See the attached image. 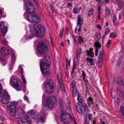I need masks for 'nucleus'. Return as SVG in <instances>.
<instances>
[{
	"label": "nucleus",
	"instance_id": "obj_1",
	"mask_svg": "<svg viewBox=\"0 0 124 124\" xmlns=\"http://www.w3.org/2000/svg\"><path fill=\"white\" fill-rule=\"evenodd\" d=\"M26 12L29 13L27 19L30 22L37 23L40 22V19L39 16L34 13L35 11V7L30 1H27L26 5Z\"/></svg>",
	"mask_w": 124,
	"mask_h": 124
},
{
	"label": "nucleus",
	"instance_id": "obj_2",
	"mask_svg": "<svg viewBox=\"0 0 124 124\" xmlns=\"http://www.w3.org/2000/svg\"><path fill=\"white\" fill-rule=\"evenodd\" d=\"M30 31L33 33H35L36 36L39 38L44 37L45 33V28L42 25H39L36 30L35 25L34 24H31L30 26Z\"/></svg>",
	"mask_w": 124,
	"mask_h": 124
},
{
	"label": "nucleus",
	"instance_id": "obj_3",
	"mask_svg": "<svg viewBox=\"0 0 124 124\" xmlns=\"http://www.w3.org/2000/svg\"><path fill=\"white\" fill-rule=\"evenodd\" d=\"M43 57L44 59L40 61V68L43 75L48 73L50 68L49 62L46 60L49 58V56L44 55Z\"/></svg>",
	"mask_w": 124,
	"mask_h": 124
},
{
	"label": "nucleus",
	"instance_id": "obj_4",
	"mask_svg": "<svg viewBox=\"0 0 124 124\" xmlns=\"http://www.w3.org/2000/svg\"><path fill=\"white\" fill-rule=\"evenodd\" d=\"M60 117L61 121L63 123L68 124L70 122L72 119L75 124H77L74 118H72L71 115L65 111H62Z\"/></svg>",
	"mask_w": 124,
	"mask_h": 124
},
{
	"label": "nucleus",
	"instance_id": "obj_5",
	"mask_svg": "<svg viewBox=\"0 0 124 124\" xmlns=\"http://www.w3.org/2000/svg\"><path fill=\"white\" fill-rule=\"evenodd\" d=\"M26 107L25 105L21 101L16 102V118H19L22 117V114L23 113V110Z\"/></svg>",
	"mask_w": 124,
	"mask_h": 124
},
{
	"label": "nucleus",
	"instance_id": "obj_6",
	"mask_svg": "<svg viewBox=\"0 0 124 124\" xmlns=\"http://www.w3.org/2000/svg\"><path fill=\"white\" fill-rule=\"evenodd\" d=\"M37 52L41 54H45L48 53V50L46 44L43 41H40L37 44Z\"/></svg>",
	"mask_w": 124,
	"mask_h": 124
},
{
	"label": "nucleus",
	"instance_id": "obj_7",
	"mask_svg": "<svg viewBox=\"0 0 124 124\" xmlns=\"http://www.w3.org/2000/svg\"><path fill=\"white\" fill-rule=\"evenodd\" d=\"M56 99L54 96H49L47 97L45 100V103L49 108H54L56 106Z\"/></svg>",
	"mask_w": 124,
	"mask_h": 124
},
{
	"label": "nucleus",
	"instance_id": "obj_8",
	"mask_svg": "<svg viewBox=\"0 0 124 124\" xmlns=\"http://www.w3.org/2000/svg\"><path fill=\"white\" fill-rule=\"evenodd\" d=\"M0 52L3 55L8 56L10 54H11L12 62L13 63L15 62V56L13 51L11 50L10 52L9 50L4 47H1L0 49Z\"/></svg>",
	"mask_w": 124,
	"mask_h": 124
},
{
	"label": "nucleus",
	"instance_id": "obj_9",
	"mask_svg": "<svg viewBox=\"0 0 124 124\" xmlns=\"http://www.w3.org/2000/svg\"><path fill=\"white\" fill-rule=\"evenodd\" d=\"M43 87H44L46 91L48 93H52L54 91V87L53 85V80L49 79L48 81L45 84L43 85Z\"/></svg>",
	"mask_w": 124,
	"mask_h": 124
},
{
	"label": "nucleus",
	"instance_id": "obj_10",
	"mask_svg": "<svg viewBox=\"0 0 124 124\" xmlns=\"http://www.w3.org/2000/svg\"><path fill=\"white\" fill-rule=\"evenodd\" d=\"M10 98V96L8 92L4 90L2 92L0 97V101L4 104H7Z\"/></svg>",
	"mask_w": 124,
	"mask_h": 124
},
{
	"label": "nucleus",
	"instance_id": "obj_11",
	"mask_svg": "<svg viewBox=\"0 0 124 124\" xmlns=\"http://www.w3.org/2000/svg\"><path fill=\"white\" fill-rule=\"evenodd\" d=\"M8 103V108L10 111V115L15 116L16 115V107L15 103L13 101H9Z\"/></svg>",
	"mask_w": 124,
	"mask_h": 124
},
{
	"label": "nucleus",
	"instance_id": "obj_12",
	"mask_svg": "<svg viewBox=\"0 0 124 124\" xmlns=\"http://www.w3.org/2000/svg\"><path fill=\"white\" fill-rule=\"evenodd\" d=\"M8 24L6 22L3 21L0 22V29L2 35L4 36L8 31Z\"/></svg>",
	"mask_w": 124,
	"mask_h": 124
},
{
	"label": "nucleus",
	"instance_id": "obj_13",
	"mask_svg": "<svg viewBox=\"0 0 124 124\" xmlns=\"http://www.w3.org/2000/svg\"><path fill=\"white\" fill-rule=\"evenodd\" d=\"M38 116V113L37 112L33 110L29 111L27 115H26V118H28L29 120L31 121L36 119Z\"/></svg>",
	"mask_w": 124,
	"mask_h": 124
},
{
	"label": "nucleus",
	"instance_id": "obj_14",
	"mask_svg": "<svg viewBox=\"0 0 124 124\" xmlns=\"http://www.w3.org/2000/svg\"><path fill=\"white\" fill-rule=\"evenodd\" d=\"M48 108H49L48 107L46 106V104L45 105L43 106L42 108V109L41 110L40 113L42 114V116H41L39 119L40 122H44L45 120V117L46 115L45 111H43V110L46 111L47 110Z\"/></svg>",
	"mask_w": 124,
	"mask_h": 124
},
{
	"label": "nucleus",
	"instance_id": "obj_15",
	"mask_svg": "<svg viewBox=\"0 0 124 124\" xmlns=\"http://www.w3.org/2000/svg\"><path fill=\"white\" fill-rule=\"evenodd\" d=\"M78 22L77 23V26L78 25V32L80 31L81 29V25L83 23V18L80 15H78L77 18Z\"/></svg>",
	"mask_w": 124,
	"mask_h": 124
},
{
	"label": "nucleus",
	"instance_id": "obj_16",
	"mask_svg": "<svg viewBox=\"0 0 124 124\" xmlns=\"http://www.w3.org/2000/svg\"><path fill=\"white\" fill-rule=\"evenodd\" d=\"M30 120H29L28 118H26L25 116V118L21 120H19L18 122L19 124H31Z\"/></svg>",
	"mask_w": 124,
	"mask_h": 124
},
{
	"label": "nucleus",
	"instance_id": "obj_17",
	"mask_svg": "<svg viewBox=\"0 0 124 124\" xmlns=\"http://www.w3.org/2000/svg\"><path fill=\"white\" fill-rule=\"evenodd\" d=\"M18 72H20L22 76L21 77L23 81V83L26 84V82L25 80V78L23 75V68L20 66V65L18 70Z\"/></svg>",
	"mask_w": 124,
	"mask_h": 124
},
{
	"label": "nucleus",
	"instance_id": "obj_18",
	"mask_svg": "<svg viewBox=\"0 0 124 124\" xmlns=\"http://www.w3.org/2000/svg\"><path fill=\"white\" fill-rule=\"evenodd\" d=\"M76 107L78 112L80 114H82L83 113L82 109H83L82 104H80L79 103H77L76 104Z\"/></svg>",
	"mask_w": 124,
	"mask_h": 124
},
{
	"label": "nucleus",
	"instance_id": "obj_19",
	"mask_svg": "<svg viewBox=\"0 0 124 124\" xmlns=\"http://www.w3.org/2000/svg\"><path fill=\"white\" fill-rule=\"evenodd\" d=\"M94 46L96 47L95 50V55L96 56H97L98 51L101 48V45L99 42H96Z\"/></svg>",
	"mask_w": 124,
	"mask_h": 124
},
{
	"label": "nucleus",
	"instance_id": "obj_20",
	"mask_svg": "<svg viewBox=\"0 0 124 124\" xmlns=\"http://www.w3.org/2000/svg\"><path fill=\"white\" fill-rule=\"evenodd\" d=\"M116 2L118 6L117 10H120L124 6L123 2L120 0H116Z\"/></svg>",
	"mask_w": 124,
	"mask_h": 124
},
{
	"label": "nucleus",
	"instance_id": "obj_21",
	"mask_svg": "<svg viewBox=\"0 0 124 124\" xmlns=\"http://www.w3.org/2000/svg\"><path fill=\"white\" fill-rule=\"evenodd\" d=\"M21 85L20 82L19 81H16V90L17 91H20L22 90Z\"/></svg>",
	"mask_w": 124,
	"mask_h": 124
},
{
	"label": "nucleus",
	"instance_id": "obj_22",
	"mask_svg": "<svg viewBox=\"0 0 124 124\" xmlns=\"http://www.w3.org/2000/svg\"><path fill=\"white\" fill-rule=\"evenodd\" d=\"M116 89L117 92L120 96L123 97L124 96V91L120 87H117Z\"/></svg>",
	"mask_w": 124,
	"mask_h": 124
},
{
	"label": "nucleus",
	"instance_id": "obj_23",
	"mask_svg": "<svg viewBox=\"0 0 124 124\" xmlns=\"http://www.w3.org/2000/svg\"><path fill=\"white\" fill-rule=\"evenodd\" d=\"M105 12L106 16H109L111 14V12L110 9L107 7L105 8Z\"/></svg>",
	"mask_w": 124,
	"mask_h": 124
},
{
	"label": "nucleus",
	"instance_id": "obj_24",
	"mask_svg": "<svg viewBox=\"0 0 124 124\" xmlns=\"http://www.w3.org/2000/svg\"><path fill=\"white\" fill-rule=\"evenodd\" d=\"M111 19L113 21V23L115 25H116L117 24V23L116 22V16L115 15L113 14L111 15Z\"/></svg>",
	"mask_w": 124,
	"mask_h": 124
},
{
	"label": "nucleus",
	"instance_id": "obj_25",
	"mask_svg": "<svg viewBox=\"0 0 124 124\" xmlns=\"http://www.w3.org/2000/svg\"><path fill=\"white\" fill-rule=\"evenodd\" d=\"M110 31V30L109 28H107L106 29L105 32L102 36V41H104L105 38V36L109 33Z\"/></svg>",
	"mask_w": 124,
	"mask_h": 124
},
{
	"label": "nucleus",
	"instance_id": "obj_26",
	"mask_svg": "<svg viewBox=\"0 0 124 124\" xmlns=\"http://www.w3.org/2000/svg\"><path fill=\"white\" fill-rule=\"evenodd\" d=\"M117 83L118 85H123V79L120 77H118L117 79Z\"/></svg>",
	"mask_w": 124,
	"mask_h": 124
},
{
	"label": "nucleus",
	"instance_id": "obj_27",
	"mask_svg": "<svg viewBox=\"0 0 124 124\" xmlns=\"http://www.w3.org/2000/svg\"><path fill=\"white\" fill-rule=\"evenodd\" d=\"M82 97L80 94H78L77 100L78 102V103H79L80 104H83V103H82Z\"/></svg>",
	"mask_w": 124,
	"mask_h": 124
},
{
	"label": "nucleus",
	"instance_id": "obj_28",
	"mask_svg": "<svg viewBox=\"0 0 124 124\" xmlns=\"http://www.w3.org/2000/svg\"><path fill=\"white\" fill-rule=\"evenodd\" d=\"M86 60L87 62H89L90 65H93V59L89 57H87Z\"/></svg>",
	"mask_w": 124,
	"mask_h": 124
},
{
	"label": "nucleus",
	"instance_id": "obj_29",
	"mask_svg": "<svg viewBox=\"0 0 124 124\" xmlns=\"http://www.w3.org/2000/svg\"><path fill=\"white\" fill-rule=\"evenodd\" d=\"M93 50V49H92L91 50L89 51H87V54L89 55L90 57H93L94 56V52L92 51Z\"/></svg>",
	"mask_w": 124,
	"mask_h": 124
},
{
	"label": "nucleus",
	"instance_id": "obj_30",
	"mask_svg": "<svg viewBox=\"0 0 124 124\" xmlns=\"http://www.w3.org/2000/svg\"><path fill=\"white\" fill-rule=\"evenodd\" d=\"M103 51L101 50L100 51V53L99 55V60L102 61L103 59Z\"/></svg>",
	"mask_w": 124,
	"mask_h": 124
},
{
	"label": "nucleus",
	"instance_id": "obj_31",
	"mask_svg": "<svg viewBox=\"0 0 124 124\" xmlns=\"http://www.w3.org/2000/svg\"><path fill=\"white\" fill-rule=\"evenodd\" d=\"M120 110L122 114L124 116V103H123L121 105Z\"/></svg>",
	"mask_w": 124,
	"mask_h": 124
},
{
	"label": "nucleus",
	"instance_id": "obj_32",
	"mask_svg": "<svg viewBox=\"0 0 124 124\" xmlns=\"http://www.w3.org/2000/svg\"><path fill=\"white\" fill-rule=\"evenodd\" d=\"M81 51L82 49L80 47L79 49L78 50L77 53V56L78 59L80 58V55L81 54Z\"/></svg>",
	"mask_w": 124,
	"mask_h": 124
},
{
	"label": "nucleus",
	"instance_id": "obj_33",
	"mask_svg": "<svg viewBox=\"0 0 124 124\" xmlns=\"http://www.w3.org/2000/svg\"><path fill=\"white\" fill-rule=\"evenodd\" d=\"M97 1H99V4L100 5L103 3L104 1V0H96ZM105 2L106 4H107L109 2V0H105Z\"/></svg>",
	"mask_w": 124,
	"mask_h": 124
},
{
	"label": "nucleus",
	"instance_id": "obj_34",
	"mask_svg": "<svg viewBox=\"0 0 124 124\" xmlns=\"http://www.w3.org/2000/svg\"><path fill=\"white\" fill-rule=\"evenodd\" d=\"M101 33L100 32H98L97 33H96L95 35V37H96V40H98L99 39L101 38Z\"/></svg>",
	"mask_w": 124,
	"mask_h": 124
},
{
	"label": "nucleus",
	"instance_id": "obj_35",
	"mask_svg": "<svg viewBox=\"0 0 124 124\" xmlns=\"http://www.w3.org/2000/svg\"><path fill=\"white\" fill-rule=\"evenodd\" d=\"M88 104L89 106H90L91 104H93V101L92 100V98L90 97L88 99Z\"/></svg>",
	"mask_w": 124,
	"mask_h": 124
},
{
	"label": "nucleus",
	"instance_id": "obj_36",
	"mask_svg": "<svg viewBox=\"0 0 124 124\" xmlns=\"http://www.w3.org/2000/svg\"><path fill=\"white\" fill-rule=\"evenodd\" d=\"M78 43L79 44L84 43V41L82 37H80L78 38Z\"/></svg>",
	"mask_w": 124,
	"mask_h": 124
},
{
	"label": "nucleus",
	"instance_id": "obj_37",
	"mask_svg": "<svg viewBox=\"0 0 124 124\" xmlns=\"http://www.w3.org/2000/svg\"><path fill=\"white\" fill-rule=\"evenodd\" d=\"M15 83V81L14 78L12 80V82L10 83L11 84L12 86L15 89H16Z\"/></svg>",
	"mask_w": 124,
	"mask_h": 124
},
{
	"label": "nucleus",
	"instance_id": "obj_38",
	"mask_svg": "<svg viewBox=\"0 0 124 124\" xmlns=\"http://www.w3.org/2000/svg\"><path fill=\"white\" fill-rule=\"evenodd\" d=\"M72 94L73 96L75 97L78 94L76 90L74 89H73L72 90Z\"/></svg>",
	"mask_w": 124,
	"mask_h": 124
},
{
	"label": "nucleus",
	"instance_id": "obj_39",
	"mask_svg": "<svg viewBox=\"0 0 124 124\" xmlns=\"http://www.w3.org/2000/svg\"><path fill=\"white\" fill-rule=\"evenodd\" d=\"M3 9L2 8L0 9V14L3 17H5L6 16V15L3 13Z\"/></svg>",
	"mask_w": 124,
	"mask_h": 124
},
{
	"label": "nucleus",
	"instance_id": "obj_40",
	"mask_svg": "<svg viewBox=\"0 0 124 124\" xmlns=\"http://www.w3.org/2000/svg\"><path fill=\"white\" fill-rule=\"evenodd\" d=\"M31 33H32L31 34L29 35L28 37V38L29 39H31L33 38L34 36V34H35V33H33L31 31Z\"/></svg>",
	"mask_w": 124,
	"mask_h": 124
},
{
	"label": "nucleus",
	"instance_id": "obj_41",
	"mask_svg": "<svg viewBox=\"0 0 124 124\" xmlns=\"http://www.w3.org/2000/svg\"><path fill=\"white\" fill-rule=\"evenodd\" d=\"M92 115L91 114H88L86 115V119H88L89 120H90L91 119V117Z\"/></svg>",
	"mask_w": 124,
	"mask_h": 124
},
{
	"label": "nucleus",
	"instance_id": "obj_42",
	"mask_svg": "<svg viewBox=\"0 0 124 124\" xmlns=\"http://www.w3.org/2000/svg\"><path fill=\"white\" fill-rule=\"evenodd\" d=\"M76 67L77 66L76 64L75 63H73V66L72 71L71 72V74H73L74 72V70L76 69Z\"/></svg>",
	"mask_w": 124,
	"mask_h": 124
},
{
	"label": "nucleus",
	"instance_id": "obj_43",
	"mask_svg": "<svg viewBox=\"0 0 124 124\" xmlns=\"http://www.w3.org/2000/svg\"><path fill=\"white\" fill-rule=\"evenodd\" d=\"M63 29H62L60 31L59 33L60 38H62L63 36Z\"/></svg>",
	"mask_w": 124,
	"mask_h": 124
},
{
	"label": "nucleus",
	"instance_id": "obj_44",
	"mask_svg": "<svg viewBox=\"0 0 124 124\" xmlns=\"http://www.w3.org/2000/svg\"><path fill=\"white\" fill-rule=\"evenodd\" d=\"M116 36V34L114 33H111L109 35V37L111 38L115 37Z\"/></svg>",
	"mask_w": 124,
	"mask_h": 124
},
{
	"label": "nucleus",
	"instance_id": "obj_45",
	"mask_svg": "<svg viewBox=\"0 0 124 124\" xmlns=\"http://www.w3.org/2000/svg\"><path fill=\"white\" fill-rule=\"evenodd\" d=\"M83 108L84 109L86 112H88V107L85 105H83Z\"/></svg>",
	"mask_w": 124,
	"mask_h": 124
},
{
	"label": "nucleus",
	"instance_id": "obj_46",
	"mask_svg": "<svg viewBox=\"0 0 124 124\" xmlns=\"http://www.w3.org/2000/svg\"><path fill=\"white\" fill-rule=\"evenodd\" d=\"M82 74L81 75V76H82V77H84L83 79L84 80V81H85V80H84V77L86 76V74H85L84 71L83 70H82Z\"/></svg>",
	"mask_w": 124,
	"mask_h": 124
},
{
	"label": "nucleus",
	"instance_id": "obj_47",
	"mask_svg": "<svg viewBox=\"0 0 124 124\" xmlns=\"http://www.w3.org/2000/svg\"><path fill=\"white\" fill-rule=\"evenodd\" d=\"M70 60H69L68 62V60L66 59V67L67 68V67H69L70 66Z\"/></svg>",
	"mask_w": 124,
	"mask_h": 124
},
{
	"label": "nucleus",
	"instance_id": "obj_48",
	"mask_svg": "<svg viewBox=\"0 0 124 124\" xmlns=\"http://www.w3.org/2000/svg\"><path fill=\"white\" fill-rule=\"evenodd\" d=\"M102 61L99 60V61L98 62V67L99 68H101L102 67V64H101Z\"/></svg>",
	"mask_w": 124,
	"mask_h": 124
},
{
	"label": "nucleus",
	"instance_id": "obj_49",
	"mask_svg": "<svg viewBox=\"0 0 124 124\" xmlns=\"http://www.w3.org/2000/svg\"><path fill=\"white\" fill-rule=\"evenodd\" d=\"M119 17L121 19H123L124 17V13L123 12H121L119 15Z\"/></svg>",
	"mask_w": 124,
	"mask_h": 124
},
{
	"label": "nucleus",
	"instance_id": "obj_50",
	"mask_svg": "<svg viewBox=\"0 0 124 124\" xmlns=\"http://www.w3.org/2000/svg\"><path fill=\"white\" fill-rule=\"evenodd\" d=\"M1 42L3 44L5 45H8V42L4 40H2Z\"/></svg>",
	"mask_w": 124,
	"mask_h": 124
},
{
	"label": "nucleus",
	"instance_id": "obj_51",
	"mask_svg": "<svg viewBox=\"0 0 124 124\" xmlns=\"http://www.w3.org/2000/svg\"><path fill=\"white\" fill-rule=\"evenodd\" d=\"M101 11H99L98 14V19L99 20H100L101 19Z\"/></svg>",
	"mask_w": 124,
	"mask_h": 124
},
{
	"label": "nucleus",
	"instance_id": "obj_52",
	"mask_svg": "<svg viewBox=\"0 0 124 124\" xmlns=\"http://www.w3.org/2000/svg\"><path fill=\"white\" fill-rule=\"evenodd\" d=\"M73 13H74L76 14L78 13V12L77 9L76 8H74L73 9Z\"/></svg>",
	"mask_w": 124,
	"mask_h": 124
},
{
	"label": "nucleus",
	"instance_id": "obj_53",
	"mask_svg": "<svg viewBox=\"0 0 124 124\" xmlns=\"http://www.w3.org/2000/svg\"><path fill=\"white\" fill-rule=\"evenodd\" d=\"M71 84L72 86L71 87L72 88H73L75 87V85L74 81H72L71 82Z\"/></svg>",
	"mask_w": 124,
	"mask_h": 124
},
{
	"label": "nucleus",
	"instance_id": "obj_54",
	"mask_svg": "<svg viewBox=\"0 0 124 124\" xmlns=\"http://www.w3.org/2000/svg\"><path fill=\"white\" fill-rule=\"evenodd\" d=\"M51 8L52 11L53 12L55 13H56L57 12V11H56V9H55L54 7H51Z\"/></svg>",
	"mask_w": 124,
	"mask_h": 124
},
{
	"label": "nucleus",
	"instance_id": "obj_55",
	"mask_svg": "<svg viewBox=\"0 0 124 124\" xmlns=\"http://www.w3.org/2000/svg\"><path fill=\"white\" fill-rule=\"evenodd\" d=\"M111 43V40H109L108 42L107 43L106 45V47H108L109 45Z\"/></svg>",
	"mask_w": 124,
	"mask_h": 124
},
{
	"label": "nucleus",
	"instance_id": "obj_56",
	"mask_svg": "<svg viewBox=\"0 0 124 124\" xmlns=\"http://www.w3.org/2000/svg\"><path fill=\"white\" fill-rule=\"evenodd\" d=\"M92 123L93 124H97V121L95 119H94Z\"/></svg>",
	"mask_w": 124,
	"mask_h": 124
},
{
	"label": "nucleus",
	"instance_id": "obj_57",
	"mask_svg": "<svg viewBox=\"0 0 124 124\" xmlns=\"http://www.w3.org/2000/svg\"><path fill=\"white\" fill-rule=\"evenodd\" d=\"M73 39L74 41V43L76 44H77V42L76 40V37L75 36H73Z\"/></svg>",
	"mask_w": 124,
	"mask_h": 124
},
{
	"label": "nucleus",
	"instance_id": "obj_58",
	"mask_svg": "<svg viewBox=\"0 0 124 124\" xmlns=\"http://www.w3.org/2000/svg\"><path fill=\"white\" fill-rule=\"evenodd\" d=\"M96 26L98 29L101 30V27L100 24L97 25Z\"/></svg>",
	"mask_w": 124,
	"mask_h": 124
},
{
	"label": "nucleus",
	"instance_id": "obj_59",
	"mask_svg": "<svg viewBox=\"0 0 124 124\" xmlns=\"http://www.w3.org/2000/svg\"><path fill=\"white\" fill-rule=\"evenodd\" d=\"M24 99L26 101L28 102V97L25 95H24Z\"/></svg>",
	"mask_w": 124,
	"mask_h": 124
},
{
	"label": "nucleus",
	"instance_id": "obj_60",
	"mask_svg": "<svg viewBox=\"0 0 124 124\" xmlns=\"http://www.w3.org/2000/svg\"><path fill=\"white\" fill-rule=\"evenodd\" d=\"M3 88L1 84H0V94H1Z\"/></svg>",
	"mask_w": 124,
	"mask_h": 124
},
{
	"label": "nucleus",
	"instance_id": "obj_61",
	"mask_svg": "<svg viewBox=\"0 0 124 124\" xmlns=\"http://www.w3.org/2000/svg\"><path fill=\"white\" fill-rule=\"evenodd\" d=\"M93 10H92L91 11H89L88 14V16H89L90 15L92 14L93 13Z\"/></svg>",
	"mask_w": 124,
	"mask_h": 124
},
{
	"label": "nucleus",
	"instance_id": "obj_62",
	"mask_svg": "<svg viewBox=\"0 0 124 124\" xmlns=\"http://www.w3.org/2000/svg\"><path fill=\"white\" fill-rule=\"evenodd\" d=\"M50 8H51V7H54V4L53 3H51L50 4Z\"/></svg>",
	"mask_w": 124,
	"mask_h": 124
},
{
	"label": "nucleus",
	"instance_id": "obj_63",
	"mask_svg": "<svg viewBox=\"0 0 124 124\" xmlns=\"http://www.w3.org/2000/svg\"><path fill=\"white\" fill-rule=\"evenodd\" d=\"M85 124H89V121L87 120V119H86L84 123Z\"/></svg>",
	"mask_w": 124,
	"mask_h": 124
},
{
	"label": "nucleus",
	"instance_id": "obj_64",
	"mask_svg": "<svg viewBox=\"0 0 124 124\" xmlns=\"http://www.w3.org/2000/svg\"><path fill=\"white\" fill-rule=\"evenodd\" d=\"M0 119L2 121H3L5 120V118L4 117L1 116L0 117Z\"/></svg>",
	"mask_w": 124,
	"mask_h": 124
}]
</instances>
